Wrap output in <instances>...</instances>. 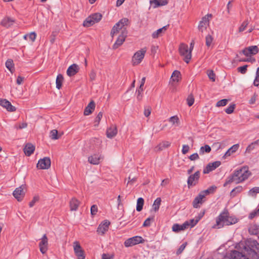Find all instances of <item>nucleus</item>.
I'll return each instance as SVG.
<instances>
[{
    "label": "nucleus",
    "mask_w": 259,
    "mask_h": 259,
    "mask_svg": "<svg viewBox=\"0 0 259 259\" xmlns=\"http://www.w3.org/2000/svg\"><path fill=\"white\" fill-rule=\"evenodd\" d=\"M232 259L259 258V244L255 240L248 241L241 251L234 250L230 254Z\"/></svg>",
    "instance_id": "f257e3e1"
},
{
    "label": "nucleus",
    "mask_w": 259,
    "mask_h": 259,
    "mask_svg": "<svg viewBox=\"0 0 259 259\" xmlns=\"http://www.w3.org/2000/svg\"><path fill=\"white\" fill-rule=\"evenodd\" d=\"M250 175V172L245 167L235 170L232 175L227 178L226 182L224 184V187H226L228 184L233 182L235 184L242 182L246 180Z\"/></svg>",
    "instance_id": "f03ea898"
},
{
    "label": "nucleus",
    "mask_w": 259,
    "mask_h": 259,
    "mask_svg": "<svg viewBox=\"0 0 259 259\" xmlns=\"http://www.w3.org/2000/svg\"><path fill=\"white\" fill-rule=\"evenodd\" d=\"M237 222L238 219L234 216L230 215L228 210L225 208L216 218V224L214 228H221L225 225H233Z\"/></svg>",
    "instance_id": "7ed1b4c3"
},
{
    "label": "nucleus",
    "mask_w": 259,
    "mask_h": 259,
    "mask_svg": "<svg viewBox=\"0 0 259 259\" xmlns=\"http://www.w3.org/2000/svg\"><path fill=\"white\" fill-rule=\"evenodd\" d=\"M129 22V20L126 18H124L119 20V22L116 23L115 25L113 27L110 34L113 37V36L118 33L119 30H124L125 29L124 27L127 26Z\"/></svg>",
    "instance_id": "20e7f679"
},
{
    "label": "nucleus",
    "mask_w": 259,
    "mask_h": 259,
    "mask_svg": "<svg viewBox=\"0 0 259 259\" xmlns=\"http://www.w3.org/2000/svg\"><path fill=\"white\" fill-rule=\"evenodd\" d=\"M179 53L182 56L184 57V61L186 63H189L191 59V50H188V45L181 44L179 47Z\"/></svg>",
    "instance_id": "39448f33"
},
{
    "label": "nucleus",
    "mask_w": 259,
    "mask_h": 259,
    "mask_svg": "<svg viewBox=\"0 0 259 259\" xmlns=\"http://www.w3.org/2000/svg\"><path fill=\"white\" fill-rule=\"evenodd\" d=\"M146 51V48H144L134 54L132 60L133 66H136L142 62L145 57Z\"/></svg>",
    "instance_id": "423d86ee"
},
{
    "label": "nucleus",
    "mask_w": 259,
    "mask_h": 259,
    "mask_svg": "<svg viewBox=\"0 0 259 259\" xmlns=\"http://www.w3.org/2000/svg\"><path fill=\"white\" fill-rule=\"evenodd\" d=\"M144 242V239L139 236H136L126 239L124 242V246L126 247Z\"/></svg>",
    "instance_id": "0eeeda50"
},
{
    "label": "nucleus",
    "mask_w": 259,
    "mask_h": 259,
    "mask_svg": "<svg viewBox=\"0 0 259 259\" xmlns=\"http://www.w3.org/2000/svg\"><path fill=\"white\" fill-rule=\"evenodd\" d=\"M73 249L77 259H85L84 251L82 249L78 241H74L73 243Z\"/></svg>",
    "instance_id": "6e6552de"
},
{
    "label": "nucleus",
    "mask_w": 259,
    "mask_h": 259,
    "mask_svg": "<svg viewBox=\"0 0 259 259\" xmlns=\"http://www.w3.org/2000/svg\"><path fill=\"white\" fill-rule=\"evenodd\" d=\"M200 173L199 170L196 171L194 174L190 175L187 180V184L189 188L195 186L198 182Z\"/></svg>",
    "instance_id": "1a4fd4ad"
},
{
    "label": "nucleus",
    "mask_w": 259,
    "mask_h": 259,
    "mask_svg": "<svg viewBox=\"0 0 259 259\" xmlns=\"http://www.w3.org/2000/svg\"><path fill=\"white\" fill-rule=\"evenodd\" d=\"M51 159L49 157H46L38 160L36 167L38 169H48L51 166Z\"/></svg>",
    "instance_id": "9d476101"
},
{
    "label": "nucleus",
    "mask_w": 259,
    "mask_h": 259,
    "mask_svg": "<svg viewBox=\"0 0 259 259\" xmlns=\"http://www.w3.org/2000/svg\"><path fill=\"white\" fill-rule=\"evenodd\" d=\"M212 17V14H208L202 18L198 25V29L199 31L202 32L204 30L206 29V26L209 23V18H211Z\"/></svg>",
    "instance_id": "9b49d317"
},
{
    "label": "nucleus",
    "mask_w": 259,
    "mask_h": 259,
    "mask_svg": "<svg viewBox=\"0 0 259 259\" xmlns=\"http://www.w3.org/2000/svg\"><path fill=\"white\" fill-rule=\"evenodd\" d=\"M48 240L46 234H44L40 239L39 247L40 252L45 254L48 250Z\"/></svg>",
    "instance_id": "f8f14e48"
},
{
    "label": "nucleus",
    "mask_w": 259,
    "mask_h": 259,
    "mask_svg": "<svg viewBox=\"0 0 259 259\" xmlns=\"http://www.w3.org/2000/svg\"><path fill=\"white\" fill-rule=\"evenodd\" d=\"M127 34V31L126 30V29H124L122 30L121 34H120L118 37L117 38V40H116L113 46V48L114 49H116L118 48L119 46H120L123 42L125 41V37L126 36Z\"/></svg>",
    "instance_id": "ddd939ff"
},
{
    "label": "nucleus",
    "mask_w": 259,
    "mask_h": 259,
    "mask_svg": "<svg viewBox=\"0 0 259 259\" xmlns=\"http://www.w3.org/2000/svg\"><path fill=\"white\" fill-rule=\"evenodd\" d=\"M221 163L219 161H216L212 163H209L203 169V172L204 174H208L209 172L214 170L218 167Z\"/></svg>",
    "instance_id": "4468645a"
},
{
    "label": "nucleus",
    "mask_w": 259,
    "mask_h": 259,
    "mask_svg": "<svg viewBox=\"0 0 259 259\" xmlns=\"http://www.w3.org/2000/svg\"><path fill=\"white\" fill-rule=\"evenodd\" d=\"M258 49L256 46L249 47L242 50V53L246 56L255 55L258 53Z\"/></svg>",
    "instance_id": "2eb2a0df"
},
{
    "label": "nucleus",
    "mask_w": 259,
    "mask_h": 259,
    "mask_svg": "<svg viewBox=\"0 0 259 259\" xmlns=\"http://www.w3.org/2000/svg\"><path fill=\"white\" fill-rule=\"evenodd\" d=\"M13 194L18 201H21L25 195L22 186L16 188L13 192Z\"/></svg>",
    "instance_id": "dca6fc26"
},
{
    "label": "nucleus",
    "mask_w": 259,
    "mask_h": 259,
    "mask_svg": "<svg viewBox=\"0 0 259 259\" xmlns=\"http://www.w3.org/2000/svg\"><path fill=\"white\" fill-rule=\"evenodd\" d=\"M79 70V67L76 64H73L70 65L67 70V74L71 77L75 75Z\"/></svg>",
    "instance_id": "f3484780"
},
{
    "label": "nucleus",
    "mask_w": 259,
    "mask_h": 259,
    "mask_svg": "<svg viewBox=\"0 0 259 259\" xmlns=\"http://www.w3.org/2000/svg\"><path fill=\"white\" fill-rule=\"evenodd\" d=\"M0 105L7 109L8 111H15L16 108L12 106L11 103L6 99H0Z\"/></svg>",
    "instance_id": "a211bd4d"
},
{
    "label": "nucleus",
    "mask_w": 259,
    "mask_h": 259,
    "mask_svg": "<svg viewBox=\"0 0 259 259\" xmlns=\"http://www.w3.org/2000/svg\"><path fill=\"white\" fill-rule=\"evenodd\" d=\"M110 224V223L109 221L107 220L104 221L98 228L97 232L98 233L103 235L108 230Z\"/></svg>",
    "instance_id": "6ab92c4d"
},
{
    "label": "nucleus",
    "mask_w": 259,
    "mask_h": 259,
    "mask_svg": "<svg viewBox=\"0 0 259 259\" xmlns=\"http://www.w3.org/2000/svg\"><path fill=\"white\" fill-rule=\"evenodd\" d=\"M117 134V129L115 125L112 124L107 129L106 135L108 138L111 139L114 137Z\"/></svg>",
    "instance_id": "aec40b11"
},
{
    "label": "nucleus",
    "mask_w": 259,
    "mask_h": 259,
    "mask_svg": "<svg viewBox=\"0 0 259 259\" xmlns=\"http://www.w3.org/2000/svg\"><path fill=\"white\" fill-rule=\"evenodd\" d=\"M103 158V157L101 155L94 154L89 157L88 161L91 164L96 165L98 164L100 162V160H102Z\"/></svg>",
    "instance_id": "412c9836"
},
{
    "label": "nucleus",
    "mask_w": 259,
    "mask_h": 259,
    "mask_svg": "<svg viewBox=\"0 0 259 259\" xmlns=\"http://www.w3.org/2000/svg\"><path fill=\"white\" fill-rule=\"evenodd\" d=\"M205 197L204 194L200 192L193 201V206L194 208L199 207V204L203 203V199Z\"/></svg>",
    "instance_id": "4be33fe9"
},
{
    "label": "nucleus",
    "mask_w": 259,
    "mask_h": 259,
    "mask_svg": "<svg viewBox=\"0 0 259 259\" xmlns=\"http://www.w3.org/2000/svg\"><path fill=\"white\" fill-rule=\"evenodd\" d=\"M35 147L31 143H27L24 148V152L27 156H30L34 152Z\"/></svg>",
    "instance_id": "5701e85b"
},
{
    "label": "nucleus",
    "mask_w": 259,
    "mask_h": 259,
    "mask_svg": "<svg viewBox=\"0 0 259 259\" xmlns=\"http://www.w3.org/2000/svg\"><path fill=\"white\" fill-rule=\"evenodd\" d=\"M239 145L238 144H235L230 147L227 152L225 153L223 158H226L227 157L230 156L231 154L235 153L239 148Z\"/></svg>",
    "instance_id": "b1692460"
},
{
    "label": "nucleus",
    "mask_w": 259,
    "mask_h": 259,
    "mask_svg": "<svg viewBox=\"0 0 259 259\" xmlns=\"http://www.w3.org/2000/svg\"><path fill=\"white\" fill-rule=\"evenodd\" d=\"M95 108V103L93 101H91L85 107L84 111V115H89L91 114Z\"/></svg>",
    "instance_id": "393cba45"
},
{
    "label": "nucleus",
    "mask_w": 259,
    "mask_h": 259,
    "mask_svg": "<svg viewBox=\"0 0 259 259\" xmlns=\"http://www.w3.org/2000/svg\"><path fill=\"white\" fill-rule=\"evenodd\" d=\"M14 22V20L10 17H5L1 21V25L8 28L12 26Z\"/></svg>",
    "instance_id": "a878e982"
},
{
    "label": "nucleus",
    "mask_w": 259,
    "mask_h": 259,
    "mask_svg": "<svg viewBox=\"0 0 259 259\" xmlns=\"http://www.w3.org/2000/svg\"><path fill=\"white\" fill-rule=\"evenodd\" d=\"M79 201L75 198H73L70 201V207L71 211H76L79 205Z\"/></svg>",
    "instance_id": "bb28decb"
},
{
    "label": "nucleus",
    "mask_w": 259,
    "mask_h": 259,
    "mask_svg": "<svg viewBox=\"0 0 259 259\" xmlns=\"http://www.w3.org/2000/svg\"><path fill=\"white\" fill-rule=\"evenodd\" d=\"M167 26L168 25L164 26L154 31L152 34L153 38H158L163 32L165 31L167 29Z\"/></svg>",
    "instance_id": "cd10ccee"
},
{
    "label": "nucleus",
    "mask_w": 259,
    "mask_h": 259,
    "mask_svg": "<svg viewBox=\"0 0 259 259\" xmlns=\"http://www.w3.org/2000/svg\"><path fill=\"white\" fill-rule=\"evenodd\" d=\"M249 232L252 234H259V225L255 224L251 225L249 228Z\"/></svg>",
    "instance_id": "c85d7f7f"
},
{
    "label": "nucleus",
    "mask_w": 259,
    "mask_h": 259,
    "mask_svg": "<svg viewBox=\"0 0 259 259\" xmlns=\"http://www.w3.org/2000/svg\"><path fill=\"white\" fill-rule=\"evenodd\" d=\"M94 21V24L99 22L102 18V15L99 13H96L89 16Z\"/></svg>",
    "instance_id": "c756f323"
},
{
    "label": "nucleus",
    "mask_w": 259,
    "mask_h": 259,
    "mask_svg": "<svg viewBox=\"0 0 259 259\" xmlns=\"http://www.w3.org/2000/svg\"><path fill=\"white\" fill-rule=\"evenodd\" d=\"M64 80L63 76L61 74H59L56 78V88L60 89L62 87V82Z\"/></svg>",
    "instance_id": "7c9ffc66"
},
{
    "label": "nucleus",
    "mask_w": 259,
    "mask_h": 259,
    "mask_svg": "<svg viewBox=\"0 0 259 259\" xmlns=\"http://www.w3.org/2000/svg\"><path fill=\"white\" fill-rule=\"evenodd\" d=\"M217 187L215 186H211L209 187L207 189L202 191L201 192L202 194H204V196H205V195L209 194H213L216 190Z\"/></svg>",
    "instance_id": "2f4dec72"
},
{
    "label": "nucleus",
    "mask_w": 259,
    "mask_h": 259,
    "mask_svg": "<svg viewBox=\"0 0 259 259\" xmlns=\"http://www.w3.org/2000/svg\"><path fill=\"white\" fill-rule=\"evenodd\" d=\"M259 144V139L254 141V142L251 143L250 145H249L246 149V152L250 153L252 150H253L255 146H257Z\"/></svg>",
    "instance_id": "473e14b6"
},
{
    "label": "nucleus",
    "mask_w": 259,
    "mask_h": 259,
    "mask_svg": "<svg viewBox=\"0 0 259 259\" xmlns=\"http://www.w3.org/2000/svg\"><path fill=\"white\" fill-rule=\"evenodd\" d=\"M144 200L142 197L139 198L137 200L136 209L138 211H140L143 209Z\"/></svg>",
    "instance_id": "72a5a7b5"
},
{
    "label": "nucleus",
    "mask_w": 259,
    "mask_h": 259,
    "mask_svg": "<svg viewBox=\"0 0 259 259\" xmlns=\"http://www.w3.org/2000/svg\"><path fill=\"white\" fill-rule=\"evenodd\" d=\"M243 190V187L241 186H238L236 187H235L234 189H233L230 195L232 197L235 196L237 194L240 193Z\"/></svg>",
    "instance_id": "f704fd0d"
},
{
    "label": "nucleus",
    "mask_w": 259,
    "mask_h": 259,
    "mask_svg": "<svg viewBox=\"0 0 259 259\" xmlns=\"http://www.w3.org/2000/svg\"><path fill=\"white\" fill-rule=\"evenodd\" d=\"M161 202V199L160 197L157 198L153 204V209L155 211H157L158 210L160 204Z\"/></svg>",
    "instance_id": "c9c22d12"
},
{
    "label": "nucleus",
    "mask_w": 259,
    "mask_h": 259,
    "mask_svg": "<svg viewBox=\"0 0 259 259\" xmlns=\"http://www.w3.org/2000/svg\"><path fill=\"white\" fill-rule=\"evenodd\" d=\"M5 65L6 67L9 69V70L12 73L14 70V66L13 61L12 59H8L6 62Z\"/></svg>",
    "instance_id": "e433bc0d"
},
{
    "label": "nucleus",
    "mask_w": 259,
    "mask_h": 259,
    "mask_svg": "<svg viewBox=\"0 0 259 259\" xmlns=\"http://www.w3.org/2000/svg\"><path fill=\"white\" fill-rule=\"evenodd\" d=\"M143 92V87H141L140 86L136 90V94L137 95V99L139 101H140L142 100V98H143L142 92Z\"/></svg>",
    "instance_id": "4c0bfd02"
},
{
    "label": "nucleus",
    "mask_w": 259,
    "mask_h": 259,
    "mask_svg": "<svg viewBox=\"0 0 259 259\" xmlns=\"http://www.w3.org/2000/svg\"><path fill=\"white\" fill-rule=\"evenodd\" d=\"M211 151V148L208 145H205L204 146H202L199 150V154L203 155L204 152L209 153Z\"/></svg>",
    "instance_id": "58836bf2"
},
{
    "label": "nucleus",
    "mask_w": 259,
    "mask_h": 259,
    "mask_svg": "<svg viewBox=\"0 0 259 259\" xmlns=\"http://www.w3.org/2000/svg\"><path fill=\"white\" fill-rule=\"evenodd\" d=\"M181 76V73L178 70H175L171 76V78L172 81L178 82L179 79V78Z\"/></svg>",
    "instance_id": "ea45409f"
},
{
    "label": "nucleus",
    "mask_w": 259,
    "mask_h": 259,
    "mask_svg": "<svg viewBox=\"0 0 259 259\" xmlns=\"http://www.w3.org/2000/svg\"><path fill=\"white\" fill-rule=\"evenodd\" d=\"M152 3L155 4L154 7L162 6L167 5V0H154Z\"/></svg>",
    "instance_id": "a19ab883"
},
{
    "label": "nucleus",
    "mask_w": 259,
    "mask_h": 259,
    "mask_svg": "<svg viewBox=\"0 0 259 259\" xmlns=\"http://www.w3.org/2000/svg\"><path fill=\"white\" fill-rule=\"evenodd\" d=\"M94 24V21H92V19L91 18V17L90 16L87 17L83 23V25L84 27H87L92 26Z\"/></svg>",
    "instance_id": "79ce46f5"
},
{
    "label": "nucleus",
    "mask_w": 259,
    "mask_h": 259,
    "mask_svg": "<svg viewBox=\"0 0 259 259\" xmlns=\"http://www.w3.org/2000/svg\"><path fill=\"white\" fill-rule=\"evenodd\" d=\"M50 137L53 140H57L59 138L58 136V131L56 130H53L50 132Z\"/></svg>",
    "instance_id": "37998d69"
},
{
    "label": "nucleus",
    "mask_w": 259,
    "mask_h": 259,
    "mask_svg": "<svg viewBox=\"0 0 259 259\" xmlns=\"http://www.w3.org/2000/svg\"><path fill=\"white\" fill-rule=\"evenodd\" d=\"M200 218H196L195 219H191L189 221H187L189 224V226L191 228L194 227L197 223L199 221Z\"/></svg>",
    "instance_id": "c03bdc74"
},
{
    "label": "nucleus",
    "mask_w": 259,
    "mask_h": 259,
    "mask_svg": "<svg viewBox=\"0 0 259 259\" xmlns=\"http://www.w3.org/2000/svg\"><path fill=\"white\" fill-rule=\"evenodd\" d=\"M228 101H229V100L226 99L221 100L217 103L216 106L217 107L224 106L227 105Z\"/></svg>",
    "instance_id": "a18cd8bd"
},
{
    "label": "nucleus",
    "mask_w": 259,
    "mask_h": 259,
    "mask_svg": "<svg viewBox=\"0 0 259 259\" xmlns=\"http://www.w3.org/2000/svg\"><path fill=\"white\" fill-rule=\"evenodd\" d=\"M27 126V123L26 122H22L16 124L14 126L15 128L18 130H21L25 128Z\"/></svg>",
    "instance_id": "49530a36"
},
{
    "label": "nucleus",
    "mask_w": 259,
    "mask_h": 259,
    "mask_svg": "<svg viewBox=\"0 0 259 259\" xmlns=\"http://www.w3.org/2000/svg\"><path fill=\"white\" fill-rule=\"evenodd\" d=\"M187 104L189 106H191L194 102V98L192 95H190L188 96L187 99Z\"/></svg>",
    "instance_id": "de8ad7c7"
},
{
    "label": "nucleus",
    "mask_w": 259,
    "mask_h": 259,
    "mask_svg": "<svg viewBox=\"0 0 259 259\" xmlns=\"http://www.w3.org/2000/svg\"><path fill=\"white\" fill-rule=\"evenodd\" d=\"M259 193V187H253L249 191V194L252 196H255L256 194Z\"/></svg>",
    "instance_id": "09e8293b"
},
{
    "label": "nucleus",
    "mask_w": 259,
    "mask_h": 259,
    "mask_svg": "<svg viewBox=\"0 0 259 259\" xmlns=\"http://www.w3.org/2000/svg\"><path fill=\"white\" fill-rule=\"evenodd\" d=\"M235 107V104H231L229 106L225 109V112L227 114H231L233 112Z\"/></svg>",
    "instance_id": "8fccbe9b"
},
{
    "label": "nucleus",
    "mask_w": 259,
    "mask_h": 259,
    "mask_svg": "<svg viewBox=\"0 0 259 259\" xmlns=\"http://www.w3.org/2000/svg\"><path fill=\"white\" fill-rule=\"evenodd\" d=\"M172 230L175 232H179V231L182 230L181 227V225L178 224H174L172 227Z\"/></svg>",
    "instance_id": "3c124183"
},
{
    "label": "nucleus",
    "mask_w": 259,
    "mask_h": 259,
    "mask_svg": "<svg viewBox=\"0 0 259 259\" xmlns=\"http://www.w3.org/2000/svg\"><path fill=\"white\" fill-rule=\"evenodd\" d=\"M247 65L239 67L237 68L238 71L240 72L241 74H245L247 71Z\"/></svg>",
    "instance_id": "603ef678"
},
{
    "label": "nucleus",
    "mask_w": 259,
    "mask_h": 259,
    "mask_svg": "<svg viewBox=\"0 0 259 259\" xmlns=\"http://www.w3.org/2000/svg\"><path fill=\"white\" fill-rule=\"evenodd\" d=\"M187 242H185V243H183L179 247V248H178V249L177 251V254L178 255L181 254L183 251V250L185 249V248L187 245Z\"/></svg>",
    "instance_id": "864d4df0"
},
{
    "label": "nucleus",
    "mask_w": 259,
    "mask_h": 259,
    "mask_svg": "<svg viewBox=\"0 0 259 259\" xmlns=\"http://www.w3.org/2000/svg\"><path fill=\"white\" fill-rule=\"evenodd\" d=\"M259 214V208L257 210H255L251 212L249 215V219H252L255 217Z\"/></svg>",
    "instance_id": "5fc2aeb1"
},
{
    "label": "nucleus",
    "mask_w": 259,
    "mask_h": 259,
    "mask_svg": "<svg viewBox=\"0 0 259 259\" xmlns=\"http://www.w3.org/2000/svg\"><path fill=\"white\" fill-rule=\"evenodd\" d=\"M208 76L209 78L212 81H214L215 80V74L214 73L212 70H209L207 73Z\"/></svg>",
    "instance_id": "6e6d98bb"
},
{
    "label": "nucleus",
    "mask_w": 259,
    "mask_h": 259,
    "mask_svg": "<svg viewBox=\"0 0 259 259\" xmlns=\"http://www.w3.org/2000/svg\"><path fill=\"white\" fill-rule=\"evenodd\" d=\"M206 45L207 47H209L212 42V38L211 35H207L205 37Z\"/></svg>",
    "instance_id": "4d7b16f0"
},
{
    "label": "nucleus",
    "mask_w": 259,
    "mask_h": 259,
    "mask_svg": "<svg viewBox=\"0 0 259 259\" xmlns=\"http://www.w3.org/2000/svg\"><path fill=\"white\" fill-rule=\"evenodd\" d=\"M98 212V207L96 205H93L91 208V213L92 215H95Z\"/></svg>",
    "instance_id": "13d9d810"
},
{
    "label": "nucleus",
    "mask_w": 259,
    "mask_h": 259,
    "mask_svg": "<svg viewBox=\"0 0 259 259\" xmlns=\"http://www.w3.org/2000/svg\"><path fill=\"white\" fill-rule=\"evenodd\" d=\"M248 24L247 21H244L239 28L240 32L243 31Z\"/></svg>",
    "instance_id": "bf43d9fd"
},
{
    "label": "nucleus",
    "mask_w": 259,
    "mask_h": 259,
    "mask_svg": "<svg viewBox=\"0 0 259 259\" xmlns=\"http://www.w3.org/2000/svg\"><path fill=\"white\" fill-rule=\"evenodd\" d=\"M153 220V218H147L145 221V222H144L143 226V227H149V226H150V225H151V221Z\"/></svg>",
    "instance_id": "052dcab7"
},
{
    "label": "nucleus",
    "mask_w": 259,
    "mask_h": 259,
    "mask_svg": "<svg viewBox=\"0 0 259 259\" xmlns=\"http://www.w3.org/2000/svg\"><path fill=\"white\" fill-rule=\"evenodd\" d=\"M36 34L35 32H31L30 33L28 34V37L29 39H30L31 41H34L36 38Z\"/></svg>",
    "instance_id": "680f3d73"
},
{
    "label": "nucleus",
    "mask_w": 259,
    "mask_h": 259,
    "mask_svg": "<svg viewBox=\"0 0 259 259\" xmlns=\"http://www.w3.org/2000/svg\"><path fill=\"white\" fill-rule=\"evenodd\" d=\"M39 197L38 196H34L33 199L29 202V205L30 207L34 206L35 203L38 200Z\"/></svg>",
    "instance_id": "e2e57ef3"
},
{
    "label": "nucleus",
    "mask_w": 259,
    "mask_h": 259,
    "mask_svg": "<svg viewBox=\"0 0 259 259\" xmlns=\"http://www.w3.org/2000/svg\"><path fill=\"white\" fill-rule=\"evenodd\" d=\"M169 122L175 124V123H178L179 122V118L177 116H171L169 119Z\"/></svg>",
    "instance_id": "0e129e2a"
},
{
    "label": "nucleus",
    "mask_w": 259,
    "mask_h": 259,
    "mask_svg": "<svg viewBox=\"0 0 259 259\" xmlns=\"http://www.w3.org/2000/svg\"><path fill=\"white\" fill-rule=\"evenodd\" d=\"M103 116V113L102 112H100L97 117H96V119H95V122H97V124H98L102 118Z\"/></svg>",
    "instance_id": "69168bd1"
},
{
    "label": "nucleus",
    "mask_w": 259,
    "mask_h": 259,
    "mask_svg": "<svg viewBox=\"0 0 259 259\" xmlns=\"http://www.w3.org/2000/svg\"><path fill=\"white\" fill-rule=\"evenodd\" d=\"M189 146L188 145H184L182 150V152L183 154H186L189 150Z\"/></svg>",
    "instance_id": "338daca9"
},
{
    "label": "nucleus",
    "mask_w": 259,
    "mask_h": 259,
    "mask_svg": "<svg viewBox=\"0 0 259 259\" xmlns=\"http://www.w3.org/2000/svg\"><path fill=\"white\" fill-rule=\"evenodd\" d=\"M199 155L197 153H195L191 155L189 157V158L192 161H194L196 159H199Z\"/></svg>",
    "instance_id": "774afa93"
}]
</instances>
